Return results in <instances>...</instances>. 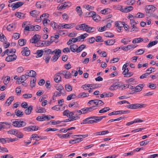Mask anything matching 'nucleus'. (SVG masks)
<instances>
[{"label": "nucleus", "mask_w": 158, "mask_h": 158, "mask_svg": "<svg viewBox=\"0 0 158 158\" xmlns=\"http://www.w3.org/2000/svg\"><path fill=\"white\" fill-rule=\"evenodd\" d=\"M75 28L77 30L85 31L88 33L93 32L96 30L95 27H90L85 23L77 25Z\"/></svg>", "instance_id": "nucleus-1"}, {"label": "nucleus", "mask_w": 158, "mask_h": 158, "mask_svg": "<svg viewBox=\"0 0 158 158\" xmlns=\"http://www.w3.org/2000/svg\"><path fill=\"white\" fill-rule=\"evenodd\" d=\"M96 106H92L87 107H85L82 108L80 110H77V112L79 114H85L93 111L94 110L97 109L95 108Z\"/></svg>", "instance_id": "nucleus-2"}, {"label": "nucleus", "mask_w": 158, "mask_h": 158, "mask_svg": "<svg viewBox=\"0 0 158 158\" xmlns=\"http://www.w3.org/2000/svg\"><path fill=\"white\" fill-rule=\"evenodd\" d=\"M97 123L98 122L96 116H91L83 120L81 124H89Z\"/></svg>", "instance_id": "nucleus-3"}, {"label": "nucleus", "mask_w": 158, "mask_h": 158, "mask_svg": "<svg viewBox=\"0 0 158 158\" xmlns=\"http://www.w3.org/2000/svg\"><path fill=\"white\" fill-rule=\"evenodd\" d=\"M12 125L14 127H21L26 126V123L24 121H21L20 120L16 121L13 122Z\"/></svg>", "instance_id": "nucleus-4"}, {"label": "nucleus", "mask_w": 158, "mask_h": 158, "mask_svg": "<svg viewBox=\"0 0 158 158\" xmlns=\"http://www.w3.org/2000/svg\"><path fill=\"white\" fill-rule=\"evenodd\" d=\"M45 52V53L46 54H46L52 55L53 53H55V55H57V56H58L59 57L61 53V50L60 49H56L52 51L51 49H47V50Z\"/></svg>", "instance_id": "nucleus-5"}, {"label": "nucleus", "mask_w": 158, "mask_h": 158, "mask_svg": "<svg viewBox=\"0 0 158 158\" xmlns=\"http://www.w3.org/2000/svg\"><path fill=\"white\" fill-rule=\"evenodd\" d=\"M47 49H48V48H45L44 50H38L36 52V54L37 55L36 56V58H39L41 57L42 55L44 54V55H46V53L45 54V51L47 50Z\"/></svg>", "instance_id": "nucleus-6"}, {"label": "nucleus", "mask_w": 158, "mask_h": 158, "mask_svg": "<svg viewBox=\"0 0 158 158\" xmlns=\"http://www.w3.org/2000/svg\"><path fill=\"white\" fill-rule=\"evenodd\" d=\"M8 56L6 58V60L7 62L13 61L16 59L17 56L15 54L7 55Z\"/></svg>", "instance_id": "nucleus-7"}, {"label": "nucleus", "mask_w": 158, "mask_h": 158, "mask_svg": "<svg viewBox=\"0 0 158 158\" xmlns=\"http://www.w3.org/2000/svg\"><path fill=\"white\" fill-rule=\"evenodd\" d=\"M156 7L153 5H148L146 8V12L148 13H152L155 10Z\"/></svg>", "instance_id": "nucleus-8"}, {"label": "nucleus", "mask_w": 158, "mask_h": 158, "mask_svg": "<svg viewBox=\"0 0 158 158\" xmlns=\"http://www.w3.org/2000/svg\"><path fill=\"white\" fill-rule=\"evenodd\" d=\"M54 78V80L56 83H58L61 81V77L60 73L58 72L55 74Z\"/></svg>", "instance_id": "nucleus-9"}, {"label": "nucleus", "mask_w": 158, "mask_h": 158, "mask_svg": "<svg viewBox=\"0 0 158 158\" xmlns=\"http://www.w3.org/2000/svg\"><path fill=\"white\" fill-rule=\"evenodd\" d=\"M40 38V35H39L35 34L30 40V42L32 43H36L38 41Z\"/></svg>", "instance_id": "nucleus-10"}, {"label": "nucleus", "mask_w": 158, "mask_h": 158, "mask_svg": "<svg viewBox=\"0 0 158 158\" xmlns=\"http://www.w3.org/2000/svg\"><path fill=\"white\" fill-rule=\"evenodd\" d=\"M31 137L32 138L33 140H35L36 141H39L40 139H46L47 138L46 137L38 136L37 135L35 134L31 135Z\"/></svg>", "instance_id": "nucleus-11"}, {"label": "nucleus", "mask_w": 158, "mask_h": 158, "mask_svg": "<svg viewBox=\"0 0 158 158\" xmlns=\"http://www.w3.org/2000/svg\"><path fill=\"white\" fill-rule=\"evenodd\" d=\"M24 3V2L19 1L13 3L14 5L12 6V10H14L15 9L22 6Z\"/></svg>", "instance_id": "nucleus-12"}, {"label": "nucleus", "mask_w": 158, "mask_h": 158, "mask_svg": "<svg viewBox=\"0 0 158 158\" xmlns=\"http://www.w3.org/2000/svg\"><path fill=\"white\" fill-rule=\"evenodd\" d=\"M62 25V28L71 29L75 27L76 24L75 23H71L69 24H60Z\"/></svg>", "instance_id": "nucleus-13"}, {"label": "nucleus", "mask_w": 158, "mask_h": 158, "mask_svg": "<svg viewBox=\"0 0 158 158\" xmlns=\"http://www.w3.org/2000/svg\"><path fill=\"white\" fill-rule=\"evenodd\" d=\"M33 75H28L27 74H25L24 75H23L20 76V79L21 81H23L21 83H24V81L26 80L28 78L29 76H33L35 74V73L34 72H32Z\"/></svg>", "instance_id": "nucleus-14"}, {"label": "nucleus", "mask_w": 158, "mask_h": 158, "mask_svg": "<svg viewBox=\"0 0 158 158\" xmlns=\"http://www.w3.org/2000/svg\"><path fill=\"white\" fill-rule=\"evenodd\" d=\"M22 55L26 56H28L30 53V51L27 47L24 48L22 52Z\"/></svg>", "instance_id": "nucleus-15"}, {"label": "nucleus", "mask_w": 158, "mask_h": 158, "mask_svg": "<svg viewBox=\"0 0 158 158\" xmlns=\"http://www.w3.org/2000/svg\"><path fill=\"white\" fill-rule=\"evenodd\" d=\"M115 42V39H111L105 41L104 43L106 45H112L114 44Z\"/></svg>", "instance_id": "nucleus-16"}, {"label": "nucleus", "mask_w": 158, "mask_h": 158, "mask_svg": "<svg viewBox=\"0 0 158 158\" xmlns=\"http://www.w3.org/2000/svg\"><path fill=\"white\" fill-rule=\"evenodd\" d=\"M16 24L15 23H11L7 27V30L11 31L15 30L16 28Z\"/></svg>", "instance_id": "nucleus-17"}, {"label": "nucleus", "mask_w": 158, "mask_h": 158, "mask_svg": "<svg viewBox=\"0 0 158 158\" xmlns=\"http://www.w3.org/2000/svg\"><path fill=\"white\" fill-rule=\"evenodd\" d=\"M55 88L56 90L59 91L61 93L62 92H65V90L64 87L61 85H58Z\"/></svg>", "instance_id": "nucleus-18"}, {"label": "nucleus", "mask_w": 158, "mask_h": 158, "mask_svg": "<svg viewBox=\"0 0 158 158\" xmlns=\"http://www.w3.org/2000/svg\"><path fill=\"white\" fill-rule=\"evenodd\" d=\"M15 15L20 19H24L25 17V14L20 12H16Z\"/></svg>", "instance_id": "nucleus-19"}, {"label": "nucleus", "mask_w": 158, "mask_h": 158, "mask_svg": "<svg viewBox=\"0 0 158 158\" xmlns=\"http://www.w3.org/2000/svg\"><path fill=\"white\" fill-rule=\"evenodd\" d=\"M31 15L34 17H37L40 13V11L36 10L31 11L30 12Z\"/></svg>", "instance_id": "nucleus-20"}, {"label": "nucleus", "mask_w": 158, "mask_h": 158, "mask_svg": "<svg viewBox=\"0 0 158 158\" xmlns=\"http://www.w3.org/2000/svg\"><path fill=\"white\" fill-rule=\"evenodd\" d=\"M133 9V7L132 6H128L127 7H125L124 9H122L121 10V11L122 12L124 13H127L128 12Z\"/></svg>", "instance_id": "nucleus-21"}, {"label": "nucleus", "mask_w": 158, "mask_h": 158, "mask_svg": "<svg viewBox=\"0 0 158 158\" xmlns=\"http://www.w3.org/2000/svg\"><path fill=\"white\" fill-rule=\"evenodd\" d=\"M143 84H141L135 87V91L136 92H138L141 91L144 86Z\"/></svg>", "instance_id": "nucleus-22"}, {"label": "nucleus", "mask_w": 158, "mask_h": 158, "mask_svg": "<svg viewBox=\"0 0 158 158\" xmlns=\"http://www.w3.org/2000/svg\"><path fill=\"white\" fill-rule=\"evenodd\" d=\"M109 133L108 131H102L94 133V135H103L107 134Z\"/></svg>", "instance_id": "nucleus-23"}, {"label": "nucleus", "mask_w": 158, "mask_h": 158, "mask_svg": "<svg viewBox=\"0 0 158 158\" xmlns=\"http://www.w3.org/2000/svg\"><path fill=\"white\" fill-rule=\"evenodd\" d=\"M78 46L75 44H73L70 46V48L71 50L74 52H77V48Z\"/></svg>", "instance_id": "nucleus-24"}, {"label": "nucleus", "mask_w": 158, "mask_h": 158, "mask_svg": "<svg viewBox=\"0 0 158 158\" xmlns=\"http://www.w3.org/2000/svg\"><path fill=\"white\" fill-rule=\"evenodd\" d=\"M133 45H127V46H123L121 47V49L125 51H128L130 50L131 49L133 48Z\"/></svg>", "instance_id": "nucleus-25"}, {"label": "nucleus", "mask_w": 158, "mask_h": 158, "mask_svg": "<svg viewBox=\"0 0 158 158\" xmlns=\"http://www.w3.org/2000/svg\"><path fill=\"white\" fill-rule=\"evenodd\" d=\"M32 110L33 106H30L25 110V113L27 115H29L31 113Z\"/></svg>", "instance_id": "nucleus-26"}, {"label": "nucleus", "mask_w": 158, "mask_h": 158, "mask_svg": "<svg viewBox=\"0 0 158 158\" xmlns=\"http://www.w3.org/2000/svg\"><path fill=\"white\" fill-rule=\"evenodd\" d=\"M5 124L7 126H8L9 127V126L10 125V124L7 123L5 122L0 123V131L2 129H5L7 127H6L5 125L2 124Z\"/></svg>", "instance_id": "nucleus-27"}, {"label": "nucleus", "mask_w": 158, "mask_h": 158, "mask_svg": "<svg viewBox=\"0 0 158 158\" xmlns=\"http://www.w3.org/2000/svg\"><path fill=\"white\" fill-rule=\"evenodd\" d=\"M124 22L121 21H118L115 22V25L118 27H122L123 28L124 26Z\"/></svg>", "instance_id": "nucleus-28"}, {"label": "nucleus", "mask_w": 158, "mask_h": 158, "mask_svg": "<svg viewBox=\"0 0 158 158\" xmlns=\"http://www.w3.org/2000/svg\"><path fill=\"white\" fill-rule=\"evenodd\" d=\"M15 113L17 116L20 117H22L24 114L23 112L18 109L15 110Z\"/></svg>", "instance_id": "nucleus-29"}, {"label": "nucleus", "mask_w": 158, "mask_h": 158, "mask_svg": "<svg viewBox=\"0 0 158 158\" xmlns=\"http://www.w3.org/2000/svg\"><path fill=\"white\" fill-rule=\"evenodd\" d=\"M72 132H68L67 134H64L62 135L61 134H58L57 135L60 138H66V137H68L69 136L72 134Z\"/></svg>", "instance_id": "nucleus-30"}, {"label": "nucleus", "mask_w": 158, "mask_h": 158, "mask_svg": "<svg viewBox=\"0 0 158 158\" xmlns=\"http://www.w3.org/2000/svg\"><path fill=\"white\" fill-rule=\"evenodd\" d=\"M49 54H46L44 55L43 59L45 60L46 64L49 63V61L51 59V56L49 55Z\"/></svg>", "instance_id": "nucleus-31"}, {"label": "nucleus", "mask_w": 158, "mask_h": 158, "mask_svg": "<svg viewBox=\"0 0 158 158\" xmlns=\"http://www.w3.org/2000/svg\"><path fill=\"white\" fill-rule=\"evenodd\" d=\"M68 6V5L66 4V3H65L63 5H59L57 7V9L58 10H61L62 9H64L66 7Z\"/></svg>", "instance_id": "nucleus-32"}, {"label": "nucleus", "mask_w": 158, "mask_h": 158, "mask_svg": "<svg viewBox=\"0 0 158 158\" xmlns=\"http://www.w3.org/2000/svg\"><path fill=\"white\" fill-rule=\"evenodd\" d=\"M34 126H30L27 127H25L23 128V130L25 131H33V127Z\"/></svg>", "instance_id": "nucleus-33"}, {"label": "nucleus", "mask_w": 158, "mask_h": 158, "mask_svg": "<svg viewBox=\"0 0 158 158\" xmlns=\"http://www.w3.org/2000/svg\"><path fill=\"white\" fill-rule=\"evenodd\" d=\"M145 105L144 104L136 103L134 104V109L141 108L144 107Z\"/></svg>", "instance_id": "nucleus-34"}, {"label": "nucleus", "mask_w": 158, "mask_h": 158, "mask_svg": "<svg viewBox=\"0 0 158 158\" xmlns=\"http://www.w3.org/2000/svg\"><path fill=\"white\" fill-rule=\"evenodd\" d=\"M45 118H47V117L46 116H45V115H43L42 116H38L36 118V119L37 121H43L45 120Z\"/></svg>", "instance_id": "nucleus-35"}, {"label": "nucleus", "mask_w": 158, "mask_h": 158, "mask_svg": "<svg viewBox=\"0 0 158 158\" xmlns=\"http://www.w3.org/2000/svg\"><path fill=\"white\" fill-rule=\"evenodd\" d=\"M36 111L37 113H44L46 112V110L44 108L40 107V109H37Z\"/></svg>", "instance_id": "nucleus-36"}, {"label": "nucleus", "mask_w": 158, "mask_h": 158, "mask_svg": "<svg viewBox=\"0 0 158 158\" xmlns=\"http://www.w3.org/2000/svg\"><path fill=\"white\" fill-rule=\"evenodd\" d=\"M89 96L88 93H85V92L81 93L78 96V98H81L82 97L84 98L88 97Z\"/></svg>", "instance_id": "nucleus-37"}, {"label": "nucleus", "mask_w": 158, "mask_h": 158, "mask_svg": "<svg viewBox=\"0 0 158 158\" xmlns=\"http://www.w3.org/2000/svg\"><path fill=\"white\" fill-rule=\"evenodd\" d=\"M14 100V97L13 96H11L5 102V104H6L7 103H8V106H9L11 104V102Z\"/></svg>", "instance_id": "nucleus-38"}, {"label": "nucleus", "mask_w": 158, "mask_h": 158, "mask_svg": "<svg viewBox=\"0 0 158 158\" xmlns=\"http://www.w3.org/2000/svg\"><path fill=\"white\" fill-rule=\"evenodd\" d=\"M32 26V29L33 30L32 31H38L41 29V27L40 26L38 25H35V26Z\"/></svg>", "instance_id": "nucleus-39"}, {"label": "nucleus", "mask_w": 158, "mask_h": 158, "mask_svg": "<svg viewBox=\"0 0 158 158\" xmlns=\"http://www.w3.org/2000/svg\"><path fill=\"white\" fill-rule=\"evenodd\" d=\"M62 104L59 105H56L52 107V109L54 110H56L57 111L60 110H61L60 106H61Z\"/></svg>", "instance_id": "nucleus-40"}, {"label": "nucleus", "mask_w": 158, "mask_h": 158, "mask_svg": "<svg viewBox=\"0 0 158 158\" xmlns=\"http://www.w3.org/2000/svg\"><path fill=\"white\" fill-rule=\"evenodd\" d=\"M110 110V108L109 107H105L100 110L99 111V112L100 113H104L109 111Z\"/></svg>", "instance_id": "nucleus-41"}, {"label": "nucleus", "mask_w": 158, "mask_h": 158, "mask_svg": "<svg viewBox=\"0 0 158 158\" xmlns=\"http://www.w3.org/2000/svg\"><path fill=\"white\" fill-rule=\"evenodd\" d=\"M18 43L19 45L22 46L26 44V40L24 39H19V40Z\"/></svg>", "instance_id": "nucleus-42"}, {"label": "nucleus", "mask_w": 158, "mask_h": 158, "mask_svg": "<svg viewBox=\"0 0 158 158\" xmlns=\"http://www.w3.org/2000/svg\"><path fill=\"white\" fill-rule=\"evenodd\" d=\"M86 46L84 44H82L80 45L78 48H77V52L78 53L81 52L85 48Z\"/></svg>", "instance_id": "nucleus-43"}, {"label": "nucleus", "mask_w": 158, "mask_h": 158, "mask_svg": "<svg viewBox=\"0 0 158 158\" xmlns=\"http://www.w3.org/2000/svg\"><path fill=\"white\" fill-rule=\"evenodd\" d=\"M76 11L79 16H81L82 13L81 9L80 6H77L76 8Z\"/></svg>", "instance_id": "nucleus-44"}, {"label": "nucleus", "mask_w": 158, "mask_h": 158, "mask_svg": "<svg viewBox=\"0 0 158 158\" xmlns=\"http://www.w3.org/2000/svg\"><path fill=\"white\" fill-rule=\"evenodd\" d=\"M110 9L109 8H107L106 9L102 10L101 11V12L102 14H107L110 13Z\"/></svg>", "instance_id": "nucleus-45"}, {"label": "nucleus", "mask_w": 158, "mask_h": 158, "mask_svg": "<svg viewBox=\"0 0 158 158\" xmlns=\"http://www.w3.org/2000/svg\"><path fill=\"white\" fill-rule=\"evenodd\" d=\"M142 38H139L134 39L132 41L133 44L138 43L142 42Z\"/></svg>", "instance_id": "nucleus-46"}, {"label": "nucleus", "mask_w": 158, "mask_h": 158, "mask_svg": "<svg viewBox=\"0 0 158 158\" xmlns=\"http://www.w3.org/2000/svg\"><path fill=\"white\" fill-rule=\"evenodd\" d=\"M75 116H73L72 117L70 118V120L71 121L80 119V117L78 116V114H77V113L75 114Z\"/></svg>", "instance_id": "nucleus-47"}, {"label": "nucleus", "mask_w": 158, "mask_h": 158, "mask_svg": "<svg viewBox=\"0 0 158 158\" xmlns=\"http://www.w3.org/2000/svg\"><path fill=\"white\" fill-rule=\"evenodd\" d=\"M144 14L141 12H138L135 15V18H142L144 17Z\"/></svg>", "instance_id": "nucleus-48"}, {"label": "nucleus", "mask_w": 158, "mask_h": 158, "mask_svg": "<svg viewBox=\"0 0 158 158\" xmlns=\"http://www.w3.org/2000/svg\"><path fill=\"white\" fill-rule=\"evenodd\" d=\"M18 130L15 129H12L9 130L8 131V133L9 134L14 135H16V134H17V132Z\"/></svg>", "instance_id": "nucleus-49"}, {"label": "nucleus", "mask_w": 158, "mask_h": 158, "mask_svg": "<svg viewBox=\"0 0 158 158\" xmlns=\"http://www.w3.org/2000/svg\"><path fill=\"white\" fill-rule=\"evenodd\" d=\"M122 89H123V88H125V87H127V88H129L131 89H133L135 88V87L134 86H132L130 85H127L126 84L125 85H123L122 86Z\"/></svg>", "instance_id": "nucleus-50"}, {"label": "nucleus", "mask_w": 158, "mask_h": 158, "mask_svg": "<svg viewBox=\"0 0 158 158\" xmlns=\"http://www.w3.org/2000/svg\"><path fill=\"white\" fill-rule=\"evenodd\" d=\"M6 38L5 35L2 33H0V40L3 42H6Z\"/></svg>", "instance_id": "nucleus-51"}, {"label": "nucleus", "mask_w": 158, "mask_h": 158, "mask_svg": "<svg viewBox=\"0 0 158 158\" xmlns=\"http://www.w3.org/2000/svg\"><path fill=\"white\" fill-rule=\"evenodd\" d=\"M118 84L116 83L113 84L110 87L109 89L111 90H113L118 88Z\"/></svg>", "instance_id": "nucleus-52"}, {"label": "nucleus", "mask_w": 158, "mask_h": 158, "mask_svg": "<svg viewBox=\"0 0 158 158\" xmlns=\"http://www.w3.org/2000/svg\"><path fill=\"white\" fill-rule=\"evenodd\" d=\"M157 41L155 40L152 42H150L148 44L147 46V47L149 48L156 45L157 43Z\"/></svg>", "instance_id": "nucleus-53"}, {"label": "nucleus", "mask_w": 158, "mask_h": 158, "mask_svg": "<svg viewBox=\"0 0 158 158\" xmlns=\"http://www.w3.org/2000/svg\"><path fill=\"white\" fill-rule=\"evenodd\" d=\"M95 102V105H96V107H98V106L99 105H103L104 103L101 100L98 99H96V102Z\"/></svg>", "instance_id": "nucleus-54"}, {"label": "nucleus", "mask_w": 158, "mask_h": 158, "mask_svg": "<svg viewBox=\"0 0 158 158\" xmlns=\"http://www.w3.org/2000/svg\"><path fill=\"white\" fill-rule=\"evenodd\" d=\"M65 88L68 92L71 91L72 90V86L69 84L65 85Z\"/></svg>", "instance_id": "nucleus-55"}, {"label": "nucleus", "mask_w": 158, "mask_h": 158, "mask_svg": "<svg viewBox=\"0 0 158 158\" xmlns=\"http://www.w3.org/2000/svg\"><path fill=\"white\" fill-rule=\"evenodd\" d=\"M95 12L94 11H91L87 12L86 13V15L87 17H93L95 15Z\"/></svg>", "instance_id": "nucleus-56"}, {"label": "nucleus", "mask_w": 158, "mask_h": 158, "mask_svg": "<svg viewBox=\"0 0 158 158\" xmlns=\"http://www.w3.org/2000/svg\"><path fill=\"white\" fill-rule=\"evenodd\" d=\"M10 77L9 76H7L5 78L3 82L5 85H7L10 81Z\"/></svg>", "instance_id": "nucleus-57"}, {"label": "nucleus", "mask_w": 158, "mask_h": 158, "mask_svg": "<svg viewBox=\"0 0 158 158\" xmlns=\"http://www.w3.org/2000/svg\"><path fill=\"white\" fill-rule=\"evenodd\" d=\"M7 51V55H11V54L15 53L16 52V50L15 49H11L10 50L9 49V51Z\"/></svg>", "instance_id": "nucleus-58"}, {"label": "nucleus", "mask_w": 158, "mask_h": 158, "mask_svg": "<svg viewBox=\"0 0 158 158\" xmlns=\"http://www.w3.org/2000/svg\"><path fill=\"white\" fill-rule=\"evenodd\" d=\"M84 7L89 11L93 10L94 9L93 6L89 5H85L84 6Z\"/></svg>", "instance_id": "nucleus-59"}, {"label": "nucleus", "mask_w": 158, "mask_h": 158, "mask_svg": "<svg viewBox=\"0 0 158 158\" xmlns=\"http://www.w3.org/2000/svg\"><path fill=\"white\" fill-rule=\"evenodd\" d=\"M149 142V141L148 140H146L140 142L139 143V144L140 146H143L146 145Z\"/></svg>", "instance_id": "nucleus-60"}, {"label": "nucleus", "mask_w": 158, "mask_h": 158, "mask_svg": "<svg viewBox=\"0 0 158 158\" xmlns=\"http://www.w3.org/2000/svg\"><path fill=\"white\" fill-rule=\"evenodd\" d=\"M93 20L95 21L98 22L99 20L100 17L98 15H96L95 13V15L93 16Z\"/></svg>", "instance_id": "nucleus-61"}, {"label": "nucleus", "mask_w": 158, "mask_h": 158, "mask_svg": "<svg viewBox=\"0 0 158 158\" xmlns=\"http://www.w3.org/2000/svg\"><path fill=\"white\" fill-rule=\"evenodd\" d=\"M90 85V89H94L98 87V84H89Z\"/></svg>", "instance_id": "nucleus-62"}, {"label": "nucleus", "mask_w": 158, "mask_h": 158, "mask_svg": "<svg viewBox=\"0 0 158 158\" xmlns=\"http://www.w3.org/2000/svg\"><path fill=\"white\" fill-rule=\"evenodd\" d=\"M20 37V34L18 33H15L13 34L12 38L15 40H17Z\"/></svg>", "instance_id": "nucleus-63"}, {"label": "nucleus", "mask_w": 158, "mask_h": 158, "mask_svg": "<svg viewBox=\"0 0 158 158\" xmlns=\"http://www.w3.org/2000/svg\"><path fill=\"white\" fill-rule=\"evenodd\" d=\"M105 36L106 37H110V38H112L114 37V35L111 33L106 32L105 34Z\"/></svg>", "instance_id": "nucleus-64"}]
</instances>
